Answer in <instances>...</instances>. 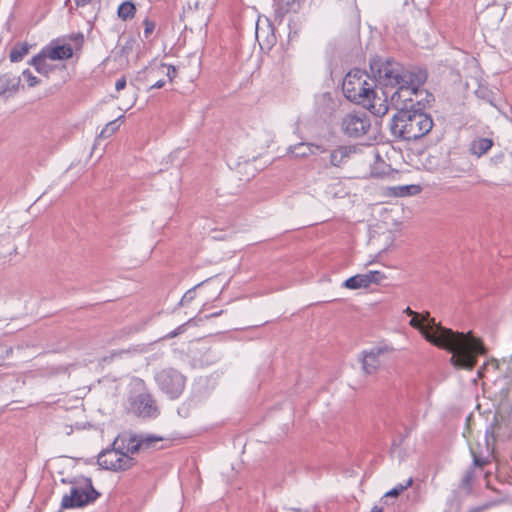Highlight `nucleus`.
<instances>
[{
    "label": "nucleus",
    "instance_id": "28",
    "mask_svg": "<svg viewBox=\"0 0 512 512\" xmlns=\"http://www.w3.org/2000/svg\"><path fill=\"white\" fill-rule=\"evenodd\" d=\"M505 160L504 152L500 151L499 153L494 154L489 159V165L495 168H499Z\"/></svg>",
    "mask_w": 512,
    "mask_h": 512
},
{
    "label": "nucleus",
    "instance_id": "40",
    "mask_svg": "<svg viewBox=\"0 0 512 512\" xmlns=\"http://www.w3.org/2000/svg\"><path fill=\"white\" fill-rule=\"evenodd\" d=\"M222 313H223V310H220V311L211 313L208 317L209 318H215V317H218V316L222 315Z\"/></svg>",
    "mask_w": 512,
    "mask_h": 512
},
{
    "label": "nucleus",
    "instance_id": "39",
    "mask_svg": "<svg viewBox=\"0 0 512 512\" xmlns=\"http://www.w3.org/2000/svg\"><path fill=\"white\" fill-rule=\"evenodd\" d=\"M177 332L175 331V329L173 331H171L170 333H168L164 338L166 339H171V338H174V337H177Z\"/></svg>",
    "mask_w": 512,
    "mask_h": 512
},
{
    "label": "nucleus",
    "instance_id": "25",
    "mask_svg": "<svg viewBox=\"0 0 512 512\" xmlns=\"http://www.w3.org/2000/svg\"><path fill=\"white\" fill-rule=\"evenodd\" d=\"M365 275L368 278L369 286L371 284H380L386 278L385 274L380 271H369Z\"/></svg>",
    "mask_w": 512,
    "mask_h": 512
},
{
    "label": "nucleus",
    "instance_id": "10",
    "mask_svg": "<svg viewBox=\"0 0 512 512\" xmlns=\"http://www.w3.org/2000/svg\"><path fill=\"white\" fill-rule=\"evenodd\" d=\"M359 151L360 148L357 145H339L330 151L329 166L342 168Z\"/></svg>",
    "mask_w": 512,
    "mask_h": 512
},
{
    "label": "nucleus",
    "instance_id": "16",
    "mask_svg": "<svg viewBox=\"0 0 512 512\" xmlns=\"http://www.w3.org/2000/svg\"><path fill=\"white\" fill-rule=\"evenodd\" d=\"M20 85V77L11 73L0 75V96L6 92L16 91Z\"/></svg>",
    "mask_w": 512,
    "mask_h": 512
},
{
    "label": "nucleus",
    "instance_id": "19",
    "mask_svg": "<svg viewBox=\"0 0 512 512\" xmlns=\"http://www.w3.org/2000/svg\"><path fill=\"white\" fill-rule=\"evenodd\" d=\"M29 52V45L27 43H18L10 51L9 58L11 62L21 61Z\"/></svg>",
    "mask_w": 512,
    "mask_h": 512
},
{
    "label": "nucleus",
    "instance_id": "22",
    "mask_svg": "<svg viewBox=\"0 0 512 512\" xmlns=\"http://www.w3.org/2000/svg\"><path fill=\"white\" fill-rule=\"evenodd\" d=\"M413 484V479L412 478H409L405 484H398L396 485L394 488H392L391 490H389L388 492L385 493L384 497L385 498H388V497H398L403 491H405L406 489H408L411 485Z\"/></svg>",
    "mask_w": 512,
    "mask_h": 512
},
{
    "label": "nucleus",
    "instance_id": "41",
    "mask_svg": "<svg viewBox=\"0 0 512 512\" xmlns=\"http://www.w3.org/2000/svg\"><path fill=\"white\" fill-rule=\"evenodd\" d=\"M370 512H383V508L375 505Z\"/></svg>",
    "mask_w": 512,
    "mask_h": 512
},
{
    "label": "nucleus",
    "instance_id": "15",
    "mask_svg": "<svg viewBox=\"0 0 512 512\" xmlns=\"http://www.w3.org/2000/svg\"><path fill=\"white\" fill-rule=\"evenodd\" d=\"M494 145L490 138H477L474 139L469 145V152L478 158L486 154Z\"/></svg>",
    "mask_w": 512,
    "mask_h": 512
},
{
    "label": "nucleus",
    "instance_id": "5",
    "mask_svg": "<svg viewBox=\"0 0 512 512\" xmlns=\"http://www.w3.org/2000/svg\"><path fill=\"white\" fill-rule=\"evenodd\" d=\"M81 479L82 481L78 479L69 481L71 484H83V486L72 487L70 494L63 496L61 509L82 508L94 503L100 497L101 494L94 488L91 478L81 477Z\"/></svg>",
    "mask_w": 512,
    "mask_h": 512
},
{
    "label": "nucleus",
    "instance_id": "29",
    "mask_svg": "<svg viewBox=\"0 0 512 512\" xmlns=\"http://www.w3.org/2000/svg\"><path fill=\"white\" fill-rule=\"evenodd\" d=\"M22 75L28 81L29 87H34L40 82V80L34 76L29 69L24 70Z\"/></svg>",
    "mask_w": 512,
    "mask_h": 512
},
{
    "label": "nucleus",
    "instance_id": "38",
    "mask_svg": "<svg viewBox=\"0 0 512 512\" xmlns=\"http://www.w3.org/2000/svg\"><path fill=\"white\" fill-rule=\"evenodd\" d=\"M488 366L493 367L494 369L498 368V361L496 359H491L487 361Z\"/></svg>",
    "mask_w": 512,
    "mask_h": 512
},
{
    "label": "nucleus",
    "instance_id": "6",
    "mask_svg": "<svg viewBox=\"0 0 512 512\" xmlns=\"http://www.w3.org/2000/svg\"><path fill=\"white\" fill-rule=\"evenodd\" d=\"M154 379L158 388L171 400L179 398L185 389L186 377L171 367L156 372Z\"/></svg>",
    "mask_w": 512,
    "mask_h": 512
},
{
    "label": "nucleus",
    "instance_id": "33",
    "mask_svg": "<svg viewBox=\"0 0 512 512\" xmlns=\"http://www.w3.org/2000/svg\"><path fill=\"white\" fill-rule=\"evenodd\" d=\"M71 40H73L76 44L81 45L84 41V36L82 33H77L76 35L71 36Z\"/></svg>",
    "mask_w": 512,
    "mask_h": 512
},
{
    "label": "nucleus",
    "instance_id": "3",
    "mask_svg": "<svg viewBox=\"0 0 512 512\" xmlns=\"http://www.w3.org/2000/svg\"><path fill=\"white\" fill-rule=\"evenodd\" d=\"M375 57L380 56L375 55L370 58L369 68H371V60ZM370 73L372 78H370L366 71L354 68L346 74L342 83L343 94L349 101L363 105L369 109L374 108L376 105L375 100L377 98V92L375 88L377 85L386 88L378 81L376 78L377 75L373 73L372 69H370Z\"/></svg>",
    "mask_w": 512,
    "mask_h": 512
},
{
    "label": "nucleus",
    "instance_id": "24",
    "mask_svg": "<svg viewBox=\"0 0 512 512\" xmlns=\"http://www.w3.org/2000/svg\"><path fill=\"white\" fill-rule=\"evenodd\" d=\"M142 24L144 26V32H143L144 39L149 40L155 31L156 22L154 20L150 19L149 17H146L142 21Z\"/></svg>",
    "mask_w": 512,
    "mask_h": 512
},
{
    "label": "nucleus",
    "instance_id": "4",
    "mask_svg": "<svg viewBox=\"0 0 512 512\" xmlns=\"http://www.w3.org/2000/svg\"><path fill=\"white\" fill-rule=\"evenodd\" d=\"M119 441L118 436L109 447L98 454L97 464L102 469L118 472L129 470L136 465V459L122 450Z\"/></svg>",
    "mask_w": 512,
    "mask_h": 512
},
{
    "label": "nucleus",
    "instance_id": "45",
    "mask_svg": "<svg viewBox=\"0 0 512 512\" xmlns=\"http://www.w3.org/2000/svg\"><path fill=\"white\" fill-rule=\"evenodd\" d=\"M382 93H383V95L385 96V100H386V99H387V97H388L387 92H386V91H382Z\"/></svg>",
    "mask_w": 512,
    "mask_h": 512
},
{
    "label": "nucleus",
    "instance_id": "2",
    "mask_svg": "<svg viewBox=\"0 0 512 512\" xmlns=\"http://www.w3.org/2000/svg\"><path fill=\"white\" fill-rule=\"evenodd\" d=\"M409 324L419 330L428 342L452 353L450 363L457 369L471 371L477 365V356L487 354L482 339L474 336L472 331L454 332L436 322L429 312L412 317Z\"/></svg>",
    "mask_w": 512,
    "mask_h": 512
},
{
    "label": "nucleus",
    "instance_id": "9",
    "mask_svg": "<svg viewBox=\"0 0 512 512\" xmlns=\"http://www.w3.org/2000/svg\"><path fill=\"white\" fill-rule=\"evenodd\" d=\"M132 409L143 418H154L159 414L156 402L149 393L138 394L132 402Z\"/></svg>",
    "mask_w": 512,
    "mask_h": 512
},
{
    "label": "nucleus",
    "instance_id": "1",
    "mask_svg": "<svg viewBox=\"0 0 512 512\" xmlns=\"http://www.w3.org/2000/svg\"><path fill=\"white\" fill-rule=\"evenodd\" d=\"M371 69L383 86L396 88L390 96L397 109L389 123L391 134L408 142L426 136L434 122L425 109L435 100L432 93L421 88L427 81V70L419 66L405 67L392 57H375Z\"/></svg>",
    "mask_w": 512,
    "mask_h": 512
},
{
    "label": "nucleus",
    "instance_id": "20",
    "mask_svg": "<svg viewBox=\"0 0 512 512\" xmlns=\"http://www.w3.org/2000/svg\"><path fill=\"white\" fill-rule=\"evenodd\" d=\"M474 479L475 469H473V467H469L461 479L459 488L465 490L467 493H470L472 491V483Z\"/></svg>",
    "mask_w": 512,
    "mask_h": 512
},
{
    "label": "nucleus",
    "instance_id": "13",
    "mask_svg": "<svg viewBox=\"0 0 512 512\" xmlns=\"http://www.w3.org/2000/svg\"><path fill=\"white\" fill-rule=\"evenodd\" d=\"M362 369L366 374H373L380 365L379 354L381 349H372L369 352H363Z\"/></svg>",
    "mask_w": 512,
    "mask_h": 512
},
{
    "label": "nucleus",
    "instance_id": "34",
    "mask_svg": "<svg viewBox=\"0 0 512 512\" xmlns=\"http://www.w3.org/2000/svg\"><path fill=\"white\" fill-rule=\"evenodd\" d=\"M488 367H489V366H488L487 362H485V363H484V364H483V365L478 369V371H477V375H478V377H479V378H483V377H484V375H485V371L487 370V368H488Z\"/></svg>",
    "mask_w": 512,
    "mask_h": 512
},
{
    "label": "nucleus",
    "instance_id": "31",
    "mask_svg": "<svg viewBox=\"0 0 512 512\" xmlns=\"http://www.w3.org/2000/svg\"><path fill=\"white\" fill-rule=\"evenodd\" d=\"M485 442H486L487 449H489L490 445L495 442V435H494V431L492 428H489L486 430Z\"/></svg>",
    "mask_w": 512,
    "mask_h": 512
},
{
    "label": "nucleus",
    "instance_id": "21",
    "mask_svg": "<svg viewBox=\"0 0 512 512\" xmlns=\"http://www.w3.org/2000/svg\"><path fill=\"white\" fill-rule=\"evenodd\" d=\"M471 455H472V464L470 467H473V469L476 468H484L488 464H490V456H481L477 454L473 449H471Z\"/></svg>",
    "mask_w": 512,
    "mask_h": 512
},
{
    "label": "nucleus",
    "instance_id": "48",
    "mask_svg": "<svg viewBox=\"0 0 512 512\" xmlns=\"http://www.w3.org/2000/svg\"><path fill=\"white\" fill-rule=\"evenodd\" d=\"M57 512H63V511H62V510H59V511H57Z\"/></svg>",
    "mask_w": 512,
    "mask_h": 512
},
{
    "label": "nucleus",
    "instance_id": "36",
    "mask_svg": "<svg viewBox=\"0 0 512 512\" xmlns=\"http://www.w3.org/2000/svg\"><path fill=\"white\" fill-rule=\"evenodd\" d=\"M404 313H405V314H407L408 316H411V317L419 316V313H418V312L413 311L410 307H407V308L404 310Z\"/></svg>",
    "mask_w": 512,
    "mask_h": 512
},
{
    "label": "nucleus",
    "instance_id": "30",
    "mask_svg": "<svg viewBox=\"0 0 512 512\" xmlns=\"http://www.w3.org/2000/svg\"><path fill=\"white\" fill-rule=\"evenodd\" d=\"M299 0H280V4L285 11H295V6L298 4Z\"/></svg>",
    "mask_w": 512,
    "mask_h": 512
},
{
    "label": "nucleus",
    "instance_id": "43",
    "mask_svg": "<svg viewBox=\"0 0 512 512\" xmlns=\"http://www.w3.org/2000/svg\"><path fill=\"white\" fill-rule=\"evenodd\" d=\"M153 72H154V69H150V70L148 71V76L150 77V76H151V74H153Z\"/></svg>",
    "mask_w": 512,
    "mask_h": 512
},
{
    "label": "nucleus",
    "instance_id": "37",
    "mask_svg": "<svg viewBox=\"0 0 512 512\" xmlns=\"http://www.w3.org/2000/svg\"><path fill=\"white\" fill-rule=\"evenodd\" d=\"M175 331L177 332V335H180L186 331V324H182L178 326Z\"/></svg>",
    "mask_w": 512,
    "mask_h": 512
},
{
    "label": "nucleus",
    "instance_id": "44",
    "mask_svg": "<svg viewBox=\"0 0 512 512\" xmlns=\"http://www.w3.org/2000/svg\"><path fill=\"white\" fill-rule=\"evenodd\" d=\"M405 188H406V189H414V188H416V186L411 185V186H406Z\"/></svg>",
    "mask_w": 512,
    "mask_h": 512
},
{
    "label": "nucleus",
    "instance_id": "17",
    "mask_svg": "<svg viewBox=\"0 0 512 512\" xmlns=\"http://www.w3.org/2000/svg\"><path fill=\"white\" fill-rule=\"evenodd\" d=\"M136 5L132 0L122 2L117 8V16L122 21H128L135 17Z\"/></svg>",
    "mask_w": 512,
    "mask_h": 512
},
{
    "label": "nucleus",
    "instance_id": "26",
    "mask_svg": "<svg viewBox=\"0 0 512 512\" xmlns=\"http://www.w3.org/2000/svg\"><path fill=\"white\" fill-rule=\"evenodd\" d=\"M158 69L161 73H165L170 81L177 76V70L173 65L161 64Z\"/></svg>",
    "mask_w": 512,
    "mask_h": 512
},
{
    "label": "nucleus",
    "instance_id": "11",
    "mask_svg": "<svg viewBox=\"0 0 512 512\" xmlns=\"http://www.w3.org/2000/svg\"><path fill=\"white\" fill-rule=\"evenodd\" d=\"M43 51L47 54L50 60H68L73 56V48L70 44H59L57 40H52L49 44L44 46Z\"/></svg>",
    "mask_w": 512,
    "mask_h": 512
},
{
    "label": "nucleus",
    "instance_id": "12",
    "mask_svg": "<svg viewBox=\"0 0 512 512\" xmlns=\"http://www.w3.org/2000/svg\"><path fill=\"white\" fill-rule=\"evenodd\" d=\"M288 152L293 154L296 158H304L308 155L325 153L326 148L319 144L301 142L290 146Z\"/></svg>",
    "mask_w": 512,
    "mask_h": 512
},
{
    "label": "nucleus",
    "instance_id": "27",
    "mask_svg": "<svg viewBox=\"0 0 512 512\" xmlns=\"http://www.w3.org/2000/svg\"><path fill=\"white\" fill-rule=\"evenodd\" d=\"M200 286V284L196 285L195 287L187 290L185 294L180 299L179 305L185 306L188 303H190L196 296V288Z\"/></svg>",
    "mask_w": 512,
    "mask_h": 512
},
{
    "label": "nucleus",
    "instance_id": "32",
    "mask_svg": "<svg viewBox=\"0 0 512 512\" xmlns=\"http://www.w3.org/2000/svg\"><path fill=\"white\" fill-rule=\"evenodd\" d=\"M126 79L125 77L119 78L115 83V89L117 91L123 90L126 87Z\"/></svg>",
    "mask_w": 512,
    "mask_h": 512
},
{
    "label": "nucleus",
    "instance_id": "14",
    "mask_svg": "<svg viewBox=\"0 0 512 512\" xmlns=\"http://www.w3.org/2000/svg\"><path fill=\"white\" fill-rule=\"evenodd\" d=\"M47 59H49V57L43 49H41V51L29 61V64L33 66L39 74L48 76L54 70V67L47 63Z\"/></svg>",
    "mask_w": 512,
    "mask_h": 512
},
{
    "label": "nucleus",
    "instance_id": "42",
    "mask_svg": "<svg viewBox=\"0 0 512 512\" xmlns=\"http://www.w3.org/2000/svg\"><path fill=\"white\" fill-rule=\"evenodd\" d=\"M291 511H293V512H309L308 510H302L300 508H291Z\"/></svg>",
    "mask_w": 512,
    "mask_h": 512
},
{
    "label": "nucleus",
    "instance_id": "49",
    "mask_svg": "<svg viewBox=\"0 0 512 512\" xmlns=\"http://www.w3.org/2000/svg\"><path fill=\"white\" fill-rule=\"evenodd\" d=\"M469 512H476V511H469Z\"/></svg>",
    "mask_w": 512,
    "mask_h": 512
},
{
    "label": "nucleus",
    "instance_id": "23",
    "mask_svg": "<svg viewBox=\"0 0 512 512\" xmlns=\"http://www.w3.org/2000/svg\"><path fill=\"white\" fill-rule=\"evenodd\" d=\"M119 119L110 121L106 124V126L101 130L99 137L100 138H108L113 135L120 127L118 123Z\"/></svg>",
    "mask_w": 512,
    "mask_h": 512
},
{
    "label": "nucleus",
    "instance_id": "35",
    "mask_svg": "<svg viewBox=\"0 0 512 512\" xmlns=\"http://www.w3.org/2000/svg\"><path fill=\"white\" fill-rule=\"evenodd\" d=\"M165 85L164 80H158L153 85L150 86L149 89H160Z\"/></svg>",
    "mask_w": 512,
    "mask_h": 512
},
{
    "label": "nucleus",
    "instance_id": "7",
    "mask_svg": "<svg viewBox=\"0 0 512 512\" xmlns=\"http://www.w3.org/2000/svg\"><path fill=\"white\" fill-rule=\"evenodd\" d=\"M371 127L370 119L365 113L347 114L341 121V131L349 138H359L367 134Z\"/></svg>",
    "mask_w": 512,
    "mask_h": 512
},
{
    "label": "nucleus",
    "instance_id": "47",
    "mask_svg": "<svg viewBox=\"0 0 512 512\" xmlns=\"http://www.w3.org/2000/svg\"><path fill=\"white\" fill-rule=\"evenodd\" d=\"M508 2H509L510 4H512V0H508Z\"/></svg>",
    "mask_w": 512,
    "mask_h": 512
},
{
    "label": "nucleus",
    "instance_id": "18",
    "mask_svg": "<svg viewBox=\"0 0 512 512\" xmlns=\"http://www.w3.org/2000/svg\"><path fill=\"white\" fill-rule=\"evenodd\" d=\"M343 287L350 289V290H357L361 288H368V278H366L365 273L364 274H356L352 277H349L343 282Z\"/></svg>",
    "mask_w": 512,
    "mask_h": 512
},
{
    "label": "nucleus",
    "instance_id": "8",
    "mask_svg": "<svg viewBox=\"0 0 512 512\" xmlns=\"http://www.w3.org/2000/svg\"><path fill=\"white\" fill-rule=\"evenodd\" d=\"M162 438L155 435H142L130 434L128 438L123 437L121 441V448L127 455H133L140 451L155 449L156 444Z\"/></svg>",
    "mask_w": 512,
    "mask_h": 512
},
{
    "label": "nucleus",
    "instance_id": "46",
    "mask_svg": "<svg viewBox=\"0 0 512 512\" xmlns=\"http://www.w3.org/2000/svg\"><path fill=\"white\" fill-rule=\"evenodd\" d=\"M69 2H70V0H67V1L65 2V5H68V3H69Z\"/></svg>",
    "mask_w": 512,
    "mask_h": 512
}]
</instances>
